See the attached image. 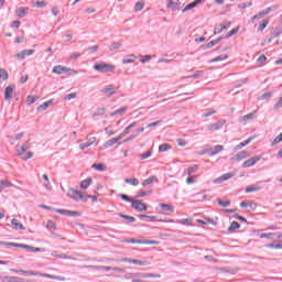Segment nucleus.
Returning <instances> with one entry per match:
<instances>
[{
  "label": "nucleus",
  "mask_w": 282,
  "mask_h": 282,
  "mask_svg": "<svg viewBox=\"0 0 282 282\" xmlns=\"http://www.w3.org/2000/svg\"><path fill=\"white\" fill-rule=\"evenodd\" d=\"M225 124H226V120H219L216 123H210L209 126H207V130L219 131V129H221V127H224Z\"/></svg>",
  "instance_id": "obj_10"
},
{
  "label": "nucleus",
  "mask_w": 282,
  "mask_h": 282,
  "mask_svg": "<svg viewBox=\"0 0 282 282\" xmlns=\"http://www.w3.org/2000/svg\"><path fill=\"white\" fill-rule=\"evenodd\" d=\"M34 52V50H23L22 52L17 54V58H19L20 61H24V58H28V56H32Z\"/></svg>",
  "instance_id": "obj_12"
},
{
  "label": "nucleus",
  "mask_w": 282,
  "mask_h": 282,
  "mask_svg": "<svg viewBox=\"0 0 282 282\" xmlns=\"http://www.w3.org/2000/svg\"><path fill=\"white\" fill-rule=\"evenodd\" d=\"M160 274L155 273H141V279H160Z\"/></svg>",
  "instance_id": "obj_37"
},
{
  "label": "nucleus",
  "mask_w": 282,
  "mask_h": 282,
  "mask_svg": "<svg viewBox=\"0 0 282 282\" xmlns=\"http://www.w3.org/2000/svg\"><path fill=\"white\" fill-rule=\"evenodd\" d=\"M46 228L48 230H56V223H54V220H48L47 225H46Z\"/></svg>",
  "instance_id": "obj_59"
},
{
  "label": "nucleus",
  "mask_w": 282,
  "mask_h": 282,
  "mask_svg": "<svg viewBox=\"0 0 282 282\" xmlns=\"http://www.w3.org/2000/svg\"><path fill=\"white\" fill-rule=\"evenodd\" d=\"M269 23H270V21L263 20L262 23L258 28L259 32H263V30L268 28Z\"/></svg>",
  "instance_id": "obj_55"
},
{
  "label": "nucleus",
  "mask_w": 282,
  "mask_h": 282,
  "mask_svg": "<svg viewBox=\"0 0 282 282\" xmlns=\"http://www.w3.org/2000/svg\"><path fill=\"white\" fill-rule=\"evenodd\" d=\"M204 76V70H197L194 75L187 76L186 78H202Z\"/></svg>",
  "instance_id": "obj_62"
},
{
  "label": "nucleus",
  "mask_w": 282,
  "mask_h": 282,
  "mask_svg": "<svg viewBox=\"0 0 282 282\" xmlns=\"http://www.w3.org/2000/svg\"><path fill=\"white\" fill-rule=\"evenodd\" d=\"M28 149H30L28 145H17V155L24 162L34 158V152H28Z\"/></svg>",
  "instance_id": "obj_2"
},
{
  "label": "nucleus",
  "mask_w": 282,
  "mask_h": 282,
  "mask_svg": "<svg viewBox=\"0 0 282 282\" xmlns=\"http://www.w3.org/2000/svg\"><path fill=\"white\" fill-rule=\"evenodd\" d=\"M221 177H223V182H227V180H232V177H235V173L229 172V173L223 174Z\"/></svg>",
  "instance_id": "obj_51"
},
{
  "label": "nucleus",
  "mask_w": 282,
  "mask_h": 282,
  "mask_svg": "<svg viewBox=\"0 0 282 282\" xmlns=\"http://www.w3.org/2000/svg\"><path fill=\"white\" fill-rule=\"evenodd\" d=\"M39 100V96H28L26 97V105L30 107V105H34Z\"/></svg>",
  "instance_id": "obj_38"
},
{
  "label": "nucleus",
  "mask_w": 282,
  "mask_h": 282,
  "mask_svg": "<svg viewBox=\"0 0 282 282\" xmlns=\"http://www.w3.org/2000/svg\"><path fill=\"white\" fill-rule=\"evenodd\" d=\"M12 91H14V88H12V86H8L4 89V100H11L12 99Z\"/></svg>",
  "instance_id": "obj_26"
},
{
  "label": "nucleus",
  "mask_w": 282,
  "mask_h": 282,
  "mask_svg": "<svg viewBox=\"0 0 282 282\" xmlns=\"http://www.w3.org/2000/svg\"><path fill=\"white\" fill-rule=\"evenodd\" d=\"M221 151H224V145L218 144L209 150V155L215 156L218 153H221Z\"/></svg>",
  "instance_id": "obj_20"
},
{
  "label": "nucleus",
  "mask_w": 282,
  "mask_h": 282,
  "mask_svg": "<svg viewBox=\"0 0 282 282\" xmlns=\"http://www.w3.org/2000/svg\"><path fill=\"white\" fill-rule=\"evenodd\" d=\"M160 208H162V210H164V213H173L175 210V207H173V205H169V204H160Z\"/></svg>",
  "instance_id": "obj_28"
},
{
  "label": "nucleus",
  "mask_w": 282,
  "mask_h": 282,
  "mask_svg": "<svg viewBox=\"0 0 282 282\" xmlns=\"http://www.w3.org/2000/svg\"><path fill=\"white\" fill-rule=\"evenodd\" d=\"M252 140H254V138L250 137L249 139L240 142L238 145L235 147V151H240V149H243V147H248V144H250Z\"/></svg>",
  "instance_id": "obj_17"
},
{
  "label": "nucleus",
  "mask_w": 282,
  "mask_h": 282,
  "mask_svg": "<svg viewBox=\"0 0 282 282\" xmlns=\"http://www.w3.org/2000/svg\"><path fill=\"white\" fill-rule=\"evenodd\" d=\"M0 78L2 80H8V78H9L8 70L0 68Z\"/></svg>",
  "instance_id": "obj_58"
},
{
  "label": "nucleus",
  "mask_w": 282,
  "mask_h": 282,
  "mask_svg": "<svg viewBox=\"0 0 282 282\" xmlns=\"http://www.w3.org/2000/svg\"><path fill=\"white\" fill-rule=\"evenodd\" d=\"M153 182H158V177L150 176L149 178H147L142 182V186H149V185L153 184Z\"/></svg>",
  "instance_id": "obj_35"
},
{
  "label": "nucleus",
  "mask_w": 282,
  "mask_h": 282,
  "mask_svg": "<svg viewBox=\"0 0 282 282\" xmlns=\"http://www.w3.org/2000/svg\"><path fill=\"white\" fill-rule=\"evenodd\" d=\"M93 180L90 177L80 182V188H83L84 191H87V188H89V186H91Z\"/></svg>",
  "instance_id": "obj_27"
},
{
  "label": "nucleus",
  "mask_w": 282,
  "mask_h": 282,
  "mask_svg": "<svg viewBox=\"0 0 282 282\" xmlns=\"http://www.w3.org/2000/svg\"><path fill=\"white\" fill-rule=\"evenodd\" d=\"M105 108H98L97 111L94 113V116H105Z\"/></svg>",
  "instance_id": "obj_64"
},
{
  "label": "nucleus",
  "mask_w": 282,
  "mask_h": 282,
  "mask_svg": "<svg viewBox=\"0 0 282 282\" xmlns=\"http://www.w3.org/2000/svg\"><path fill=\"white\" fill-rule=\"evenodd\" d=\"M18 248H22L23 250H26V252H42L43 249L41 248H36V247H32L29 245H23V243H18Z\"/></svg>",
  "instance_id": "obj_11"
},
{
  "label": "nucleus",
  "mask_w": 282,
  "mask_h": 282,
  "mask_svg": "<svg viewBox=\"0 0 282 282\" xmlns=\"http://www.w3.org/2000/svg\"><path fill=\"white\" fill-rule=\"evenodd\" d=\"M45 6H47V2L45 0L36 1L33 3L34 8H45Z\"/></svg>",
  "instance_id": "obj_53"
},
{
  "label": "nucleus",
  "mask_w": 282,
  "mask_h": 282,
  "mask_svg": "<svg viewBox=\"0 0 282 282\" xmlns=\"http://www.w3.org/2000/svg\"><path fill=\"white\" fill-rule=\"evenodd\" d=\"M138 217L140 219H148L149 221H158L156 216H149V215H145V214H140V215H138Z\"/></svg>",
  "instance_id": "obj_36"
},
{
  "label": "nucleus",
  "mask_w": 282,
  "mask_h": 282,
  "mask_svg": "<svg viewBox=\"0 0 282 282\" xmlns=\"http://www.w3.org/2000/svg\"><path fill=\"white\" fill-rule=\"evenodd\" d=\"M118 215H119V217H121L122 219H126L130 224H134V221H135V217H133V216H129V215H124V214H118Z\"/></svg>",
  "instance_id": "obj_44"
},
{
  "label": "nucleus",
  "mask_w": 282,
  "mask_h": 282,
  "mask_svg": "<svg viewBox=\"0 0 282 282\" xmlns=\"http://www.w3.org/2000/svg\"><path fill=\"white\" fill-rule=\"evenodd\" d=\"M134 265H151V262L144 260L132 259Z\"/></svg>",
  "instance_id": "obj_42"
},
{
  "label": "nucleus",
  "mask_w": 282,
  "mask_h": 282,
  "mask_svg": "<svg viewBox=\"0 0 282 282\" xmlns=\"http://www.w3.org/2000/svg\"><path fill=\"white\" fill-rule=\"evenodd\" d=\"M101 94H105L108 98H111L113 94H116V90L113 89V85H108L105 88L100 89Z\"/></svg>",
  "instance_id": "obj_13"
},
{
  "label": "nucleus",
  "mask_w": 282,
  "mask_h": 282,
  "mask_svg": "<svg viewBox=\"0 0 282 282\" xmlns=\"http://www.w3.org/2000/svg\"><path fill=\"white\" fill-rule=\"evenodd\" d=\"M279 142H282V132L271 142V147H276Z\"/></svg>",
  "instance_id": "obj_56"
},
{
  "label": "nucleus",
  "mask_w": 282,
  "mask_h": 282,
  "mask_svg": "<svg viewBox=\"0 0 282 282\" xmlns=\"http://www.w3.org/2000/svg\"><path fill=\"white\" fill-rule=\"evenodd\" d=\"M67 197H70V199H74L75 202H80L83 193H80L78 189L69 188L67 192Z\"/></svg>",
  "instance_id": "obj_8"
},
{
  "label": "nucleus",
  "mask_w": 282,
  "mask_h": 282,
  "mask_svg": "<svg viewBox=\"0 0 282 282\" xmlns=\"http://www.w3.org/2000/svg\"><path fill=\"white\" fill-rule=\"evenodd\" d=\"M239 228H241V225L234 220L228 228V232H235V230H239Z\"/></svg>",
  "instance_id": "obj_30"
},
{
  "label": "nucleus",
  "mask_w": 282,
  "mask_h": 282,
  "mask_svg": "<svg viewBox=\"0 0 282 282\" xmlns=\"http://www.w3.org/2000/svg\"><path fill=\"white\" fill-rule=\"evenodd\" d=\"M167 8H170V10H175V8H177V3L173 0H167Z\"/></svg>",
  "instance_id": "obj_63"
},
{
  "label": "nucleus",
  "mask_w": 282,
  "mask_h": 282,
  "mask_svg": "<svg viewBox=\"0 0 282 282\" xmlns=\"http://www.w3.org/2000/svg\"><path fill=\"white\" fill-rule=\"evenodd\" d=\"M128 107L127 106H123L119 109H117L116 111L111 112L110 116L113 117V116H124V113H127L128 111Z\"/></svg>",
  "instance_id": "obj_21"
},
{
  "label": "nucleus",
  "mask_w": 282,
  "mask_h": 282,
  "mask_svg": "<svg viewBox=\"0 0 282 282\" xmlns=\"http://www.w3.org/2000/svg\"><path fill=\"white\" fill-rule=\"evenodd\" d=\"M28 8L25 7H21L15 11V14L18 17V19H23L25 17V14H28Z\"/></svg>",
  "instance_id": "obj_22"
},
{
  "label": "nucleus",
  "mask_w": 282,
  "mask_h": 282,
  "mask_svg": "<svg viewBox=\"0 0 282 282\" xmlns=\"http://www.w3.org/2000/svg\"><path fill=\"white\" fill-rule=\"evenodd\" d=\"M257 111L250 112L242 117V122H248V120H254Z\"/></svg>",
  "instance_id": "obj_45"
},
{
  "label": "nucleus",
  "mask_w": 282,
  "mask_h": 282,
  "mask_svg": "<svg viewBox=\"0 0 282 282\" xmlns=\"http://www.w3.org/2000/svg\"><path fill=\"white\" fill-rule=\"evenodd\" d=\"M198 170H199V165H194L188 167L186 172H187V175H193V173H197Z\"/></svg>",
  "instance_id": "obj_50"
},
{
  "label": "nucleus",
  "mask_w": 282,
  "mask_h": 282,
  "mask_svg": "<svg viewBox=\"0 0 282 282\" xmlns=\"http://www.w3.org/2000/svg\"><path fill=\"white\" fill-rule=\"evenodd\" d=\"M228 28H230V23H227V25L224 23H220L215 26L214 34H221L223 30H228Z\"/></svg>",
  "instance_id": "obj_16"
},
{
  "label": "nucleus",
  "mask_w": 282,
  "mask_h": 282,
  "mask_svg": "<svg viewBox=\"0 0 282 282\" xmlns=\"http://www.w3.org/2000/svg\"><path fill=\"white\" fill-rule=\"evenodd\" d=\"M11 224H12L14 230H25V227L23 226V224L19 223V220L15 218H13L11 220Z\"/></svg>",
  "instance_id": "obj_24"
},
{
  "label": "nucleus",
  "mask_w": 282,
  "mask_h": 282,
  "mask_svg": "<svg viewBox=\"0 0 282 282\" xmlns=\"http://www.w3.org/2000/svg\"><path fill=\"white\" fill-rule=\"evenodd\" d=\"M171 150V144L163 143L159 147V153H166V151Z\"/></svg>",
  "instance_id": "obj_40"
},
{
  "label": "nucleus",
  "mask_w": 282,
  "mask_h": 282,
  "mask_svg": "<svg viewBox=\"0 0 282 282\" xmlns=\"http://www.w3.org/2000/svg\"><path fill=\"white\" fill-rule=\"evenodd\" d=\"M276 10V7H269L264 11H260L256 15L252 17V21H258L259 19H263L264 17H268L270 12H274Z\"/></svg>",
  "instance_id": "obj_7"
},
{
  "label": "nucleus",
  "mask_w": 282,
  "mask_h": 282,
  "mask_svg": "<svg viewBox=\"0 0 282 282\" xmlns=\"http://www.w3.org/2000/svg\"><path fill=\"white\" fill-rule=\"evenodd\" d=\"M39 276H43L44 279H52L53 281H65L64 276L52 275L50 273H40Z\"/></svg>",
  "instance_id": "obj_14"
},
{
  "label": "nucleus",
  "mask_w": 282,
  "mask_h": 282,
  "mask_svg": "<svg viewBox=\"0 0 282 282\" xmlns=\"http://www.w3.org/2000/svg\"><path fill=\"white\" fill-rule=\"evenodd\" d=\"M134 127H138V121H134V122H132L130 126H128V127L123 130V132L120 134L121 138H124V135H128V133H130L131 130L134 129Z\"/></svg>",
  "instance_id": "obj_23"
},
{
  "label": "nucleus",
  "mask_w": 282,
  "mask_h": 282,
  "mask_svg": "<svg viewBox=\"0 0 282 282\" xmlns=\"http://www.w3.org/2000/svg\"><path fill=\"white\" fill-rule=\"evenodd\" d=\"M20 274H25L26 276H39V274H41V272L20 270Z\"/></svg>",
  "instance_id": "obj_33"
},
{
  "label": "nucleus",
  "mask_w": 282,
  "mask_h": 282,
  "mask_svg": "<svg viewBox=\"0 0 282 282\" xmlns=\"http://www.w3.org/2000/svg\"><path fill=\"white\" fill-rule=\"evenodd\" d=\"M151 193H153V192L152 191H148V192L141 191L134 197H135V199H140V197H147V195H151Z\"/></svg>",
  "instance_id": "obj_48"
},
{
  "label": "nucleus",
  "mask_w": 282,
  "mask_h": 282,
  "mask_svg": "<svg viewBox=\"0 0 282 282\" xmlns=\"http://www.w3.org/2000/svg\"><path fill=\"white\" fill-rule=\"evenodd\" d=\"M93 169H96V171H107V165L102 163H94Z\"/></svg>",
  "instance_id": "obj_43"
},
{
  "label": "nucleus",
  "mask_w": 282,
  "mask_h": 282,
  "mask_svg": "<svg viewBox=\"0 0 282 282\" xmlns=\"http://www.w3.org/2000/svg\"><path fill=\"white\" fill-rule=\"evenodd\" d=\"M216 202L218 206H221L223 208H228V206L230 205V200H224L221 198H217Z\"/></svg>",
  "instance_id": "obj_39"
},
{
  "label": "nucleus",
  "mask_w": 282,
  "mask_h": 282,
  "mask_svg": "<svg viewBox=\"0 0 282 282\" xmlns=\"http://www.w3.org/2000/svg\"><path fill=\"white\" fill-rule=\"evenodd\" d=\"M55 213H58V215H64L66 217H80L83 215L80 212H74L69 209H54Z\"/></svg>",
  "instance_id": "obj_6"
},
{
  "label": "nucleus",
  "mask_w": 282,
  "mask_h": 282,
  "mask_svg": "<svg viewBox=\"0 0 282 282\" xmlns=\"http://www.w3.org/2000/svg\"><path fill=\"white\" fill-rule=\"evenodd\" d=\"M282 35V28H275L272 32L273 39H276L278 36Z\"/></svg>",
  "instance_id": "obj_52"
},
{
  "label": "nucleus",
  "mask_w": 282,
  "mask_h": 282,
  "mask_svg": "<svg viewBox=\"0 0 282 282\" xmlns=\"http://www.w3.org/2000/svg\"><path fill=\"white\" fill-rule=\"evenodd\" d=\"M126 243H141L143 246H158V243H160L159 241L155 240H140V239H127Z\"/></svg>",
  "instance_id": "obj_5"
},
{
  "label": "nucleus",
  "mask_w": 282,
  "mask_h": 282,
  "mask_svg": "<svg viewBox=\"0 0 282 282\" xmlns=\"http://www.w3.org/2000/svg\"><path fill=\"white\" fill-rule=\"evenodd\" d=\"M221 39H224V36H220L216 40H213L210 42H208L206 45H205V50H210V47H215V45H219V43H221Z\"/></svg>",
  "instance_id": "obj_18"
},
{
  "label": "nucleus",
  "mask_w": 282,
  "mask_h": 282,
  "mask_svg": "<svg viewBox=\"0 0 282 282\" xmlns=\"http://www.w3.org/2000/svg\"><path fill=\"white\" fill-rule=\"evenodd\" d=\"M122 140V135H119L118 138H112L106 142V149H109L110 147H113V144H117V142H120Z\"/></svg>",
  "instance_id": "obj_25"
},
{
  "label": "nucleus",
  "mask_w": 282,
  "mask_h": 282,
  "mask_svg": "<svg viewBox=\"0 0 282 282\" xmlns=\"http://www.w3.org/2000/svg\"><path fill=\"white\" fill-rule=\"evenodd\" d=\"M85 268H88L89 270H106V272H109V270H113L111 267H100V265H86Z\"/></svg>",
  "instance_id": "obj_29"
},
{
  "label": "nucleus",
  "mask_w": 282,
  "mask_h": 282,
  "mask_svg": "<svg viewBox=\"0 0 282 282\" xmlns=\"http://www.w3.org/2000/svg\"><path fill=\"white\" fill-rule=\"evenodd\" d=\"M257 191H261V187L256 185H250L245 189V193H256Z\"/></svg>",
  "instance_id": "obj_46"
},
{
  "label": "nucleus",
  "mask_w": 282,
  "mask_h": 282,
  "mask_svg": "<svg viewBox=\"0 0 282 282\" xmlns=\"http://www.w3.org/2000/svg\"><path fill=\"white\" fill-rule=\"evenodd\" d=\"M267 248H272L273 250H281V243L272 242V243L267 245Z\"/></svg>",
  "instance_id": "obj_54"
},
{
  "label": "nucleus",
  "mask_w": 282,
  "mask_h": 282,
  "mask_svg": "<svg viewBox=\"0 0 282 282\" xmlns=\"http://www.w3.org/2000/svg\"><path fill=\"white\" fill-rule=\"evenodd\" d=\"M119 197L123 199V202H131V208H133L134 210H138L139 213H143L148 208L147 204L142 203V200L134 199L127 194H119Z\"/></svg>",
  "instance_id": "obj_1"
},
{
  "label": "nucleus",
  "mask_w": 282,
  "mask_h": 282,
  "mask_svg": "<svg viewBox=\"0 0 282 282\" xmlns=\"http://www.w3.org/2000/svg\"><path fill=\"white\" fill-rule=\"evenodd\" d=\"M124 278L132 279V281H137V279H142V273H127Z\"/></svg>",
  "instance_id": "obj_32"
},
{
  "label": "nucleus",
  "mask_w": 282,
  "mask_h": 282,
  "mask_svg": "<svg viewBox=\"0 0 282 282\" xmlns=\"http://www.w3.org/2000/svg\"><path fill=\"white\" fill-rule=\"evenodd\" d=\"M126 184H131V186H139L140 181L138 178H124Z\"/></svg>",
  "instance_id": "obj_41"
},
{
  "label": "nucleus",
  "mask_w": 282,
  "mask_h": 282,
  "mask_svg": "<svg viewBox=\"0 0 282 282\" xmlns=\"http://www.w3.org/2000/svg\"><path fill=\"white\" fill-rule=\"evenodd\" d=\"M214 113H217L216 110L206 109L204 110L202 118H210V116H214Z\"/></svg>",
  "instance_id": "obj_47"
},
{
  "label": "nucleus",
  "mask_w": 282,
  "mask_h": 282,
  "mask_svg": "<svg viewBox=\"0 0 282 282\" xmlns=\"http://www.w3.org/2000/svg\"><path fill=\"white\" fill-rule=\"evenodd\" d=\"M51 105H52V100L43 102L42 105H40L37 107V111L43 112V111H45L47 109V107H51Z\"/></svg>",
  "instance_id": "obj_34"
},
{
  "label": "nucleus",
  "mask_w": 282,
  "mask_h": 282,
  "mask_svg": "<svg viewBox=\"0 0 282 282\" xmlns=\"http://www.w3.org/2000/svg\"><path fill=\"white\" fill-rule=\"evenodd\" d=\"M228 59V55H224V56H218L216 58L210 59V63H219L220 61H226Z\"/></svg>",
  "instance_id": "obj_61"
},
{
  "label": "nucleus",
  "mask_w": 282,
  "mask_h": 282,
  "mask_svg": "<svg viewBox=\"0 0 282 282\" xmlns=\"http://www.w3.org/2000/svg\"><path fill=\"white\" fill-rule=\"evenodd\" d=\"M1 281H7V282H24L22 278L19 276H1Z\"/></svg>",
  "instance_id": "obj_19"
},
{
  "label": "nucleus",
  "mask_w": 282,
  "mask_h": 282,
  "mask_svg": "<svg viewBox=\"0 0 282 282\" xmlns=\"http://www.w3.org/2000/svg\"><path fill=\"white\" fill-rule=\"evenodd\" d=\"M261 161V156L256 155L253 158L248 159L247 161H245L242 163V167L243 169H250V166H254V164H257V162Z\"/></svg>",
  "instance_id": "obj_9"
},
{
  "label": "nucleus",
  "mask_w": 282,
  "mask_h": 282,
  "mask_svg": "<svg viewBox=\"0 0 282 282\" xmlns=\"http://www.w3.org/2000/svg\"><path fill=\"white\" fill-rule=\"evenodd\" d=\"M193 8H197V4H195V1L188 3V4L183 9V12H188V10H193Z\"/></svg>",
  "instance_id": "obj_60"
},
{
  "label": "nucleus",
  "mask_w": 282,
  "mask_h": 282,
  "mask_svg": "<svg viewBox=\"0 0 282 282\" xmlns=\"http://www.w3.org/2000/svg\"><path fill=\"white\" fill-rule=\"evenodd\" d=\"M94 69L96 72H100L101 74H106L107 72H113L116 66L101 62L99 64H95Z\"/></svg>",
  "instance_id": "obj_3"
},
{
  "label": "nucleus",
  "mask_w": 282,
  "mask_h": 282,
  "mask_svg": "<svg viewBox=\"0 0 282 282\" xmlns=\"http://www.w3.org/2000/svg\"><path fill=\"white\" fill-rule=\"evenodd\" d=\"M67 72H70L69 76H74V74H78V70L67 68V67L61 66V65L54 66V68H53V74H57V75L67 74Z\"/></svg>",
  "instance_id": "obj_4"
},
{
  "label": "nucleus",
  "mask_w": 282,
  "mask_h": 282,
  "mask_svg": "<svg viewBox=\"0 0 282 282\" xmlns=\"http://www.w3.org/2000/svg\"><path fill=\"white\" fill-rule=\"evenodd\" d=\"M144 9V2H137L134 4V12H142V10Z\"/></svg>",
  "instance_id": "obj_49"
},
{
  "label": "nucleus",
  "mask_w": 282,
  "mask_h": 282,
  "mask_svg": "<svg viewBox=\"0 0 282 282\" xmlns=\"http://www.w3.org/2000/svg\"><path fill=\"white\" fill-rule=\"evenodd\" d=\"M151 155H153V152H151V150H149L145 153L140 154L139 158H141V160H149V158H151Z\"/></svg>",
  "instance_id": "obj_57"
},
{
  "label": "nucleus",
  "mask_w": 282,
  "mask_h": 282,
  "mask_svg": "<svg viewBox=\"0 0 282 282\" xmlns=\"http://www.w3.org/2000/svg\"><path fill=\"white\" fill-rule=\"evenodd\" d=\"M250 155V153H248V151L243 150L240 153L236 154L232 160H235L236 162H239L241 160H246V158H248Z\"/></svg>",
  "instance_id": "obj_15"
},
{
  "label": "nucleus",
  "mask_w": 282,
  "mask_h": 282,
  "mask_svg": "<svg viewBox=\"0 0 282 282\" xmlns=\"http://www.w3.org/2000/svg\"><path fill=\"white\" fill-rule=\"evenodd\" d=\"M120 47H122V43H120V42H112L109 45V52H116V50H120Z\"/></svg>",
  "instance_id": "obj_31"
}]
</instances>
